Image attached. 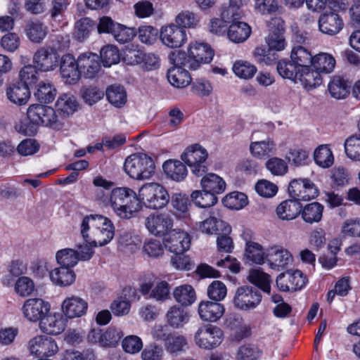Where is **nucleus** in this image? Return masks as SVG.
I'll return each instance as SVG.
<instances>
[{"label":"nucleus","mask_w":360,"mask_h":360,"mask_svg":"<svg viewBox=\"0 0 360 360\" xmlns=\"http://www.w3.org/2000/svg\"><path fill=\"white\" fill-rule=\"evenodd\" d=\"M302 205L294 200H286L281 202L276 208V214L282 220H292L301 212Z\"/></svg>","instance_id":"nucleus-33"},{"label":"nucleus","mask_w":360,"mask_h":360,"mask_svg":"<svg viewBox=\"0 0 360 360\" xmlns=\"http://www.w3.org/2000/svg\"><path fill=\"white\" fill-rule=\"evenodd\" d=\"M323 206L314 202L306 205L303 208L301 207V215L302 219L308 224L318 223L323 217Z\"/></svg>","instance_id":"nucleus-39"},{"label":"nucleus","mask_w":360,"mask_h":360,"mask_svg":"<svg viewBox=\"0 0 360 360\" xmlns=\"http://www.w3.org/2000/svg\"><path fill=\"white\" fill-rule=\"evenodd\" d=\"M335 59L329 53H319L314 56L313 68L319 73H330L335 67Z\"/></svg>","instance_id":"nucleus-42"},{"label":"nucleus","mask_w":360,"mask_h":360,"mask_svg":"<svg viewBox=\"0 0 360 360\" xmlns=\"http://www.w3.org/2000/svg\"><path fill=\"white\" fill-rule=\"evenodd\" d=\"M248 281L257 286L264 292L269 293L271 290L269 275L259 269L250 271Z\"/></svg>","instance_id":"nucleus-49"},{"label":"nucleus","mask_w":360,"mask_h":360,"mask_svg":"<svg viewBox=\"0 0 360 360\" xmlns=\"http://www.w3.org/2000/svg\"><path fill=\"white\" fill-rule=\"evenodd\" d=\"M309 155L307 150L296 147L290 148L286 155V159L291 165L301 167L308 164Z\"/></svg>","instance_id":"nucleus-52"},{"label":"nucleus","mask_w":360,"mask_h":360,"mask_svg":"<svg viewBox=\"0 0 360 360\" xmlns=\"http://www.w3.org/2000/svg\"><path fill=\"white\" fill-rule=\"evenodd\" d=\"M149 298L163 302L170 298V286L167 281H162L153 285Z\"/></svg>","instance_id":"nucleus-59"},{"label":"nucleus","mask_w":360,"mask_h":360,"mask_svg":"<svg viewBox=\"0 0 360 360\" xmlns=\"http://www.w3.org/2000/svg\"><path fill=\"white\" fill-rule=\"evenodd\" d=\"M124 171L133 179L144 181L154 175L155 165L154 160L146 154L134 153L125 159Z\"/></svg>","instance_id":"nucleus-4"},{"label":"nucleus","mask_w":360,"mask_h":360,"mask_svg":"<svg viewBox=\"0 0 360 360\" xmlns=\"http://www.w3.org/2000/svg\"><path fill=\"white\" fill-rule=\"evenodd\" d=\"M87 309V302L77 295L67 297L61 304L62 312L67 319L80 318L86 314Z\"/></svg>","instance_id":"nucleus-17"},{"label":"nucleus","mask_w":360,"mask_h":360,"mask_svg":"<svg viewBox=\"0 0 360 360\" xmlns=\"http://www.w3.org/2000/svg\"><path fill=\"white\" fill-rule=\"evenodd\" d=\"M49 29L42 22L38 20L27 21L25 28L27 37L33 43L40 44L46 38Z\"/></svg>","instance_id":"nucleus-27"},{"label":"nucleus","mask_w":360,"mask_h":360,"mask_svg":"<svg viewBox=\"0 0 360 360\" xmlns=\"http://www.w3.org/2000/svg\"><path fill=\"white\" fill-rule=\"evenodd\" d=\"M39 328L45 333L59 335L65 329V319L59 313H49L40 321Z\"/></svg>","instance_id":"nucleus-24"},{"label":"nucleus","mask_w":360,"mask_h":360,"mask_svg":"<svg viewBox=\"0 0 360 360\" xmlns=\"http://www.w3.org/2000/svg\"><path fill=\"white\" fill-rule=\"evenodd\" d=\"M223 331L213 325H204L200 327L194 335L196 345L202 349H213L222 342Z\"/></svg>","instance_id":"nucleus-7"},{"label":"nucleus","mask_w":360,"mask_h":360,"mask_svg":"<svg viewBox=\"0 0 360 360\" xmlns=\"http://www.w3.org/2000/svg\"><path fill=\"white\" fill-rule=\"evenodd\" d=\"M60 71L61 77L67 84H75L80 78L78 60H76L70 54H65L61 58Z\"/></svg>","instance_id":"nucleus-20"},{"label":"nucleus","mask_w":360,"mask_h":360,"mask_svg":"<svg viewBox=\"0 0 360 360\" xmlns=\"http://www.w3.org/2000/svg\"><path fill=\"white\" fill-rule=\"evenodd\" d=\"M252 55L255 61L262 65H271L278 59V55L276 52L262 46L256 47Z\"/></svg>","instance_id":"nucleus-48"},{"label":"nucleus","mask_w":360,"mask_h":360,"mask_svg":"<svg viewBox=\"0 0 360 360\" xmlns=\"http://www.w3.org/2000/svg\"><path fill=\"white\" fill-rule=\"evenodd\" d=\"M254 11L262 15H269L277 13L279 10L278 0H254Z\"/></svg>","instance_id":"nucleus-53"},{"label":"nucleus","mask_w":360,"mask_h":360,"mask_svg":"<svg viewBox=\"0 0 360 360\" xmlns=\"http://www.w3.org/2000/svg\"><path fill=\"white\" fill-rule=\"evenodd\" d=\"M349 84L343 77L333 76L328 85V91L336 99L345 98L349 94Z\"/></svg>","instance_id":"nucleus-37"},{"label":"nucleus","mask_w":360,"mask_h":360,"mask_svg":"<svg viewBox=\"0 0 360 360\" xmlns=\"http://www.w3.org/2000/svg\"><path fill=\"white\" fill-rule=\"evenodd\" d=\"M160 37L162 43L171 49L181 47L187 40L185 30L174 24L162 27Z\"/></svg>","instance_id":"nucleus-15"},{"label":"nucleus","mask_w":360,"mask_h":360,"mask_svg":"<svg viewBox=\"0 0 360 360\" xmlns=\"http://www.w3.org/2000/svg\"><path fill=\"white\" fill-rule=\"evenodd\" d=\"M100 60L105 67H110L120 61V52L116 46L107 45L103 47L100 52Z\"/></svg>","instance_id":"nucleus-58"},{"label":"nucleus","mask_w":360,"mask_h":360,"mask_svg":"<svg viewBox=\"0 0 360 360\" xmlns=\"http://www.w3.org/2000/svg\"><path fill=\"white\" fill-rule=\"evenodd\" d=\"M319 30L325 34L333 36L343 28L344 22L338 14L329 12L321 14L318 21Z\"/></svg>","instance_id":"nucleus-21"},{"label":"nucleus","mask_w":360,"mask_h":360,"mask_svg":"<svg viewBox=\"0 0 360 360\" xmlns=\"http://www.w3.org/2000/svg\"><path fill=\"white\" fill-rule=\"evenodd\" d=\"M189 313L181 307L174 305L171 307L166 314L167 323L174 328H181L188 322Z\"/></svg>","instance_id":"nucleus-35"},{"label":"nucleus","mask_w":360,"mask_h":360,"mask_svg":"<svg viewBox=\"0 0 360 360\" xmlns=\"http://www.w3.org/2000/svg\"><path fill=\"white\" fill-rule=\"evenodd\" d=\"M49 276L51 282L60 287L71 285L76 278L75 273L71 268L63 266L51 271Z\"/></svg>","instance_id":"nucleus-28"},{"label":"nucleus","mask_w":360,"mask_h":360,"mask_svg":"<svg viewBox=\"0 0 360 360\" xmlns=\"http://www.w3.org/2000/svg\"><path fill=\"white\" fill-rule=\"evenodd\" d=\"M191 198L194 203L202 208L210 207L217 203L218 198L213 194H211L202 189V191H195L191 193Z\"/></svg>","instance_id":"nucleus-55"},{"label":"nucleus","mask_w":360,"mask_h":360,"mask_svg":"<svg viewBox=\"0 0 360 360\" xmlns=\"http://www.w3.org/2000/svg\"><path fill=\"white\" fill-rule=\"evenodd\" d=\"M106 97L108 101L116 108H121L127 102V92L121 86H110L106 90Z\"/></svg>","instance_id":"nucleus-47"},{"label":"nucleus","mask_w":360,"mask_h":360,"mask_svg":"<svg viewBox=\"0 0 360 360\" xmlns=\"http://www.w3.org/2000/svg\"><path fill=\"white\" fill-rule=\"evenodd\" d=\"M162 168L165 174L176 181L184 180L187 176L186 165L177 160H169L163 163Z\"/></svg>","instance_id":"nucleus-34"},{"label":"nucleus","mask_w":360,"mask_h":360,"mask_svg":"<svg viewBox=\"0 0 360 360\" xmlns=\"http://www.w3.org/2000/svg\"><path fill=\"white\" fill-rule=\"evenodd\" d=\"M138 200L146 207L158 210L165 207L169 202L170 197L167 189L155 182L144 184L138 191Z\"/></svg>","instance_id":"nucleus-5"},{"label":"nucleus","mask_w":360,"mask_h":360,"mask_svg":"<svg viewBox=\"0 0 360 360\" xmlns=\"http://www.w3.org/2000/svg\"><path fill=\"white\" fill-rule=\"evenodd\" d=\"M173 296L183 306H189L196 300L195 292L190 285H182L174 288Z\"/></svg>","instance_id":"nucleus-41"},{"label":"nucleus","mask_w":360,"mask_h":360,"mask_svg":"<svg viewBox=\"0 0 360 360\" xmlns=\"http://www.w3.org/2000/svg\"><path fill=\"white\" fill-rule=\"evenodd\" d=\"M266 167L274 176H283L288 171L287 162L278 157H272L266 162Z\"/></svg>","instance_id":"nucleus-60"},{"label":"nucleus","mask_w":360,"mask_h":360,"mask_svg":"<svg viewBox=\"0 0 360 360\" xmlns=\"http://www.w3.org/2000/svg\"><path fill=\"white\" fill-rule=\"evenodd\" d=\"M36 65H28L24 66L19 72L21 84H26L27 87L34 84L39 79V73Z\"/></svg>","instance_id":"nucleus-63"},{"label":"nucleus","mask_w":360,"mask_h":360,"mask_svg":"<svg viewBox=\"0 0 360 360\" xmlns=\"http://www.w3.org/2000/svg\"><path fill=\"white\" fill-rule=\"evenodd\" d=\"M78 102L72 94H63L58 98L55 108L56 112L63 117H69L78 108Z\"/></svg>","instance_id":"nucleus-29"},{"label":"nucleus","mask_w":360,"mask_h":360,"mask_svg":"<svg viewBox=\"0 0 360 360\" xmlns=\"http://www.w3.org/2000/svg\"><path fill=\"white\" fill-rule=\"evenodd\" d=\"M84 231L85 229L92 228L90 236L86 237L90 240L89 244L94 247L104 246L113 238L115 228L112 221L102 215L86 216L83 219Z\"/></svg>","instance_id":"nucleus-3"},{"label":"nucleus","mask_w":360,"mask_h":360,"mask_svg":"<svg viewBox=\"0 0 360 360\" xmlns=\"http://www.w3.org/2000/svg\"><path fill=\"white\" fill-rule=\"evenodd\" d=\"M263 352L257 345L246 344L239 347L236 354V360H260Z\"/></svg>","instance_id":"nucleus-50"},{"label":"nucleus","mask_w":360,"mask_h":360,"mask_svg":"<svg viewBox=\"0 0 360 360\" xmlns=\"http://www.w3.org/2000/svg\"><path fill=\"white\" fill-rule=\"evenodd\" d=\"M266 262L269 267L280 271L292 264L293 257L291 253L281 245H273L265 250Z\"/></svg>","instance_id":"nucleus-9"},{"label":"nucleus","mask_w":360,"mask_h":360,"mask_svg":"<svg viewBox=\"0 0 360 360\" xmlns=\"http://www.w3.org/2000/svg\"><path fill=\"white\" fill-rule=\"evenodd\" d=\"M200 184L202 189L214 196L224 193L226 189L224 179L214 173L205 175L200 181Z\"/></svg>","instance_id":"nucleus-32"},{"label":"nucleus","mask_w":360,"mask_h":360,"mask_svg":"<svg viewBox=\"0 0 360 360\" xmlns=\"http://www.w3.org/2000/svg\"><path fill=\"white\" fill-rule=\"evenodd\" d=\"M276 68L278 74L283 78L291 79L294 82L296 79L298 70H300L292 60H280L278 62Z\"/></svg>","instance_id":"nucleus-61"},{"label":"nucleus","mask_w":360,"mask_h":360,"mask_svg":"<svg viewBox=\"0 0 360 360\" xmlns=\"http://www.w3.org/2000/svg\"><path fill=\"white\" fill-rule=\"evenodd\" d=\"M227 31L228 38L234 43L246 41L251 34V27L245 22L232 20Z\"/></svg>","instance_id":"nucleus-30"},{"label":"nucleus","mask_w":360,"mask_h":360,"mask_svg":"<svg viewBox=\"0 0 360 360\" xmlns=\"http://www.w3.org/2000/svg\"><path fill=\"white\" fill-rule=\"evenodd\" d=\"M225 207L232 210H240L248 204L247 195L240 192H232L222 200Z\"/></svg>","instance_id":"nucleus-56"},{"label":"nucleus","mask_w":360,"mask_h":360,"mask_svg":"<svg viewBox=\"0 0 360 360\" xmlns=\"http://www.w3.org/2000/svg\"><path fill=\"white\" fill-rule=\"evenodd\" d=\"M234 74L239 78L249 79L253 77L257 72V68L248 61L236 60L232 68Z\"/></svg>","instance_id":"nucleus-51"},{"label":"nucleus","mask_w":360,"mask_h":360,"mask_svg":"<svg viewBox=\"0 0 360 360\" xmlns=\"http://www.w3.org/2000/svg\"><path fill=\"white\" fill-rule=\"evenodd\" d=\"M288 193L294 200H310L318 196L319 191L315 184L307 179H294L288 186Z\"/></svg>","instance_id":"nucleus-10"},{"label":"nucleus","mask_w":360,"mask_h":360,"mask_svg":"<svg viewBox=\"0 0 360 360\" xmlns=\"http://www.w3.org/2000/svg\"><path fill=\"white\" fill-rule=\"evenodd\" d=\"M27 115L29 120L36 125L51 126L57 121L53 108L41 104L30 105L27 110Z\"/></svg>","instance_id":"nucleus-12"},{"label":"nucleus","mask_w":360,"mask_h":360,"mask_svg":"<svg viewBox=\"0 0 360 360\" xmlns=\"http://www.w3.org/2000/svg\"><path fill=\"white\" fill-rule=\"evenodd\" d=\"M210 214V217L200 224L199 228L202 233L213 235L217 234L219 231L224 233L231 231V228L221 219L217 210H211Z\"/></svg>","instance_id":"nucleus-22"},{"label":"nucleus","mask_w":360,"mask_h":360,"mask_svg":"<svg viewBox=\"0 0 360 360\" xmlns=\"http://www.w3.org/2000/svg\"><path fill=\"white\" fill-rule=\"evenodd\" d=\"M250 151L255 158L264 159L270 154L275 153L276 146L271 139L267 138L266 140L252 142L250 145Z\"/></svg>","instance_id":"nucleus-36"},{"label":"nucleus","mask_w":360,"mask_h":360,"mask_svg":"<svg viewBox=\"0 0 360 360\" xmlns=\"http://www.w3.org/2000/svg\"><path fill=\"white\" fill-rule=\"evenodd\" d=\"M164 245L169 252L179 255L190 248L191 238L187 232L174 229L165 238Z\"/></svg>","instance_id":"nucleus-16"},{"label":"nucleus","mask_w":360,"mask_h":360,"mask_svg":"<svg viewBox=\"0 0 360 360\" xmlns=\"http://www.w3.org/2000/svg\"><path fill=\"white\" fill-rule=\"evenodd\" d=\"M261 301L262 295L256 288L243 285L237 288L233 302L236 308L250 311L255 309Z\"/></svg>","instance_id":"nucleus-8"},{"label":"nucleus","mask_w":360,"mask_h":360,"mask_svg":"<svg viewBox=\"0 0 360 360\" xmlns=\"http://www.w3.org/2000/svg\"><path fill=\"white\" fill-rule=\"evenodd\" d=\"M57 262L63 266L72 268L78 262V255L76 250L71 248H65L58 250L56 254Z\"/></svg>","instance_id":"nucleus-54"},{"label":"nucleus","mask_w":360,"mask_h":360,"mask_svg":"<svg viewBox=\"0 0 360 360\" xmlns=\"http://www.w3.org/2000/svg\"><path fill=\"white\" fill-rule=\"evenodd\" d=\"M28 350L35 356H51L58 352L55 340L46 335H37L28 342Z\"/></svg>","instance_id":"nucleus-14"},{"label":"nucleus","mask_w":360,"mask_h":360,"mask_svg":"<svg viewBox=\"0 0 360 360\" xmlns=\"http://www.w3.org/2000/svg\"><path fill=\"white\" fill-rule=\"evenodd\" d=\"M245 256L248 262L262 264L266 262L265 251L257 243L248 241L246 243Z\"/></svg>","instance_id":"nucleus-44"},{"label":"nucleus","mask_w":360,"mask_h":360,"mask_svg":"<svg viewBox=\"0 0 360 360\" xmlns=\"http://www.w3.org/2000/svg\"><path fill=\"white\" fill-rule=\"evenodd\" d=\"M181 158L190 167L191 172L197 176H202L207 171L208 153L198 143L188 146L181 155Z\"/></svg>","instance_id":"nucleus-6"},{"label":"nucleus","mask_w":360,"mask_h":360,"mask_svg":"<svg viewBox=\"0 0 360 360\" xmlns=\"http://www.w3.org/2000/svg\"><path fill=\"white\" fill-rule=\"evenodd\" d=\"M165 347L167 352L175 355L185 352L188 347L186 338L177 334H169Z\"/></svg>","instance_id":"nucleus-43"},{"label":"nucleus","mask_w":360,"mask_h":360,"mask_svg":"<svg viewBox=\"0 0 360 360\" xmlns=\"http://www.w3.org/2000/svg\"><path fill=\"white\" fill-rule=\"evenodd\" d=\"M290 59L299 69L313 65L314 57L308 49L302 46L292 49Z\"/></svg>","instance_id":"nucleus-38"},{"label":"nucleus","mask_w":360,"mask_h":360,"mask_svg":"<svg viewBox=\"0 0 360 360\" xmlns=\"http://www.w3.org/2000/svg\"><path fill=\"white\" fill-rule=\"evenodd\" d=\"M174 65L167 72V79L169 83L176 88H184L189 85L191 82V77L189 72L182 68L184 65Z\"/></svg>","instance_id":"nucleus-31"},{"label":"nucleus","mask_w":360,"mask_h":360,"mask_svg":"<svg viewBox=\"0 0 360 360\" xmlns=\"http://www.w3.org/2000/svg\"><path fill=\"white\" fill-rule=\"evenodd\" d=\"M247 4V0H229V6L221 8V15L226 18L237 20L244 15L243 7Z\"/></svg>","instance_id":"nucleus-45"},{"label":"nucleus","mask_w":360,"mask_h":360,"mask_svg":"<svg viewBox=\"0 0 360 360\" xmlns=\"http://www.w3.org/2000/svg\"><path fill=\"white\" fill-rule=\"evenodd\" d=\"M33 63L41 72L52 71L58 67V55L52 49L40 47L33 56Z\"/></svg>","instance_id":"nucleus-18"},{"label":"nucleus","mask_w":360,"mask_h":360,"mask_svg":"<svg viewBox=\"0 0 360 360\" xmlns=\"http://www.w3.org/2000/svg\"><path fill=\"white\" fill-rule=\"evenodd\" d=\"M57 94L54 85L49 81H41L34 93V97L41 103L52 102Z\"/></svg>","instance_id":"nucleus-40"},{"label":"nucleus","mask_w":360,"mask_h":360,"mask_svg":"<svg viewBox=\"0 0 360 360\" xmlns=\"http://www.w3.org/2000/svg\"><path fill=\"white\" fill-rule=\"evenodd\" d=\"M51 309L49 302L41 298L27 299L22 307L24 317L30 322L36 323L47 315Z\"/></svg>","instance_id":"nucleus-11"},{"label":"nucleus","mask_w":360,"mask_h":360,"mask_svg":"<svg viewBox=\"0 0 360 360\" xmlns=\"http://www.w3.org/2000/svg\"><path fill=\"white\" fill-rule=\"evenodd\" d=\"M78 65L80 74L86 78H94L101 69L100 58L94 53L87 52L79 56Z\"/></svg>","instance_id":"nucleus-23"},{"label":"nucleus","mask_w":360,"mask_h":360,"mask_svg":"<svg viewBox=\"0 0 360 360\" xmlns=\"http://www.w3.org/2000/svg\"><path fill=\"white\" fill-rule=\"evenodd\" d=\"M347 156L353 160L360 161V136H352L345 141Z\"/></svg>","instance_id":"nucleus-62"},{"label":"nucleus","mask_w":360,"mask_h":360,"mask_svg":"<svg viewBox=\"0 0 360 360\" xmlns=\"http://www.w3.org/2000/svg\"><path fill=\"white\" fill-rule=\"evenodd\" d=\"M226 287L220 281H213L207 288V295L212 300L220 302L226 297Z\"/></svg>","instance_id":"nucleus-64"},{"label":"nucleus","mask_w":360,"mask_h":360,"mask_svg":"<svg viewBox=\"0 0 360 360\" xmlns=\"http://www.w3.org/2000/svg\"><path fill=\"white\" fill-rule=\"evenodd\" d=\"M312 67L309 66L300 69L295 81V83H300L303 88L307 91L316 88L322 83L321 74Z\"/></svg>","instance_id":"nucleus-25"},{"label":"nucleus","mask_w":360,"mask_h":360,"mask_svg":"<svg viewBox=\"0 0 360 360\" xmlns=\"http://www.w3.org/2000/svg\"><path fill=\"white\" fill-rule=\"evenodd\" d=\"M224 312V305L218 301L203 300L198 304V315L205 322H217L223 316Z\"/></svg>","instance_id":"nucleus-19"},{"label":"nucleus","mask_w":360,"mask_h":360,"mask_svg":"<svg viewBox=\"0 0 360 360\" xmlns=\"http://www.w3.org/2000/svg\"><path fill=\"white\" fill-rule=\"evenodd\" d=\"M6 96L11 103L18 106L24 105L30 98V89L20 82L11 84L6 89Z\"/></svg>","instance_id":"nucleus-26"},{"label":"nucleus","mask_w":360,"mask_h":360,"mask_svg":"<svg viewBox=\"0 0 360 360\" xmlns=\"http://www.w3.org/2000/svg\"><path fill=\"white\" fill-rule=\"evenodd\" d=\"M106 207H110L121 219H131L141 208L137 193L128 187L113 188L103 200Z\"/></svg>","instance_id":"nucleus-1"},{"label":"nucleus","mask_w":360,"mask_h":360,"mask_svg":"<svg viewBox=\"0 0 360 360\" xmlns=\"http://www.w3.org/2000/svg\"><path fill=\"white\" fill-rule=\"evenodd\" d=\"M315 162L321 167L329 168L334 163V157L328 145L319 146L314 153Z\"/></svg>","instance_id":"nucleus-46"},{"label":"nucleus","mask_w":360,"mask_h":360,"mask_svg":"<svg viewBox=\"0 0 360 360\" xmlns=\"http://www.w3.org/2000/svg\"><path fill=\"white\" fill-rule=\"evenodd\" d=\"M214 51L210 46L204 42H192L188 52L176 51L169 55V59L174 65H181L184 68L196 70L202 63H209L214 56Z\"/></svg>","instance_id":"nucleus-2"},{"label":"nucleus","mask_w":360,"mask_h":360,"mask_svg":"<svg viewBox=\"0 0 360 360\" xmlns=\"http://www.w3.org/2000/svg\"><path fill=\"white\" fill-rule=\"evenodd\" d=\"M94 21L89 18H84L75 23L74 35L79 41L86 39L94 29Z\"/></svg>","instance_id":"nucleus-57"},{"label":"nucleus","mask_w":360,"mask_h":360,"mask_svg":"<svg viewBox=\"0 0 360 360\" xmlns=\"http://www.w3.org/2000/svg\"><path fill=\"white\" fill-rule=\"evenodd\" d=\"M148 231L156 236L169 233L173 227V219L171 214L166 212L150 214L145 220Z\"/></svg>","instance_id":"nucleus-13"}]
</instances>
